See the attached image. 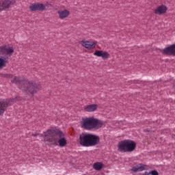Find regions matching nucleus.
<instances>
[{"label": "nucleus", "instance_id": "nucleus-1", "mask_svg": "<svg viewBox=\"0 0 175 175\" xmlns=\"http://www.w3.org/2000/svg\"><path fill=\"white\" fill-rule=\"evenodd\" d=\"M7 77L14 84L19 85V88L22 90V91H25V92L30 94V95H35V94H37L38 91L42 88L40 84L36 83L35 81L28 82L27 81H22L23 78L20 77L8 75Z\"/></svg>", "mask_w": 175, "mask_h": 175}, {"label": "nucleus", "instance_id": "nucleus-2", "mask_svg": "<svg viewBox=\"0 0 175 175\" xmlns=\"http://www.w3.org/2000/svg\"><path fill=\"white\" fill-rule=\"evenodd\" d=\"M44 142H48L51 144L58 145L59 147H65L67 144V141L64 136V132L57 129H49L42 134Z\"/></svg>", "mask_w": 175, "mask_h": 175}, {"label": "nucleus", "instance_id": "nucleus-3", "mask_svg": "<svg viewBox=\"0 0 175 175\" xmlns=\"http://www.w3.org/2000/svg\"><path fill=\"white\" fill-rule=\"evenodd\" d=\"M99 137L90 133H83L79 135V144L82 147H94L99 143Z\"/></svg>", "mask_w": 175, "mask_h": 175}, {"label": "nucleus", "instance_id": "nucleus-4", "mask_svg": "<svg viewBox=\"0 0 175 175\" xmlns=\"http://www.w3.org/2000/svg\"><path fill=\"white\" fill-rule=\"evenodd\" d=\"M81 128L92 131V129H99L103 126V122L94 118H84L81 122Z\"/></svg>", "mask_w": 175, "mask_h": 175}, {"label": "nucleus", "instance_id": "nucleus-5", "mask_svg": "<svg viewBox=\"0 0 175 175\" xmlns=\"http://www.w3.org/2000/svg\"><path fill=\"white\" fill-rule=\"evenodd\" d=\"M136 149V142L131 139L120 141L118 144V150L120 152H132Z\"/></svg>", "mask_w": 175, "mask_h": 175}, {"label": "nucleus", "instance_id": "nucleus-6", "mask_svg": "<svg viewBox=\"0 0 175 175\" xmlns=\"http://www.w3.org/2000/svg\"><path fill=\"white\" fill-rule=\"evenodd\" d=\"M14 53V49L13 46H0V54L5 55V57H12Z\"/></svg>", "mask_w": 175, "mask_h": 175}, {"label": "nucleus", "instance_id": "nucleus-7", "mask_svg": "<svg viewBox=\"0 0 175 175\" xmlns=\"http://www.w3.org/2000/svg\"><path fill=\"white\" fill-rule=\"evenodd\" d=\"M81 44L83 47H85V49H87L88 50H92L96 47V42L91 40H83L81 41Z\"/></svg>", "mask_w": 175, "mask_h": 175}, {"label": "nucleus", "instance_id": "nucleus-8", "mask_svg": "<svg viewBox=\"0 0 175 175\" xmlns=\"http://www.w3.org/2000/svg\"><path fill=\"white\" fill-rule=\"evenodd\" d=\"M29 8L31 12H36V10H38L39 12H43V10L46 9V5H44L43 3H35L31 4Z\"/></svg>", "mask_w": 175, "mask_h": 175}, {"label": "nucleus", "instance_id": "nucleus-9", "mask_svg": "<svg viewBox=\"0 0 175 175\" xmlns=\"http://www.w3.org/2000/svg\"><path fill=\"white\" fill-rule=\"evenodd\" d=\"M14 4V0H1L0 1V12H2L4 9H9Z\"/></svg>", "mask_w": 175, "mask_h": 175}, {"label": "nucleus", "instance_id": "nucleus-10", "mask_svg": "<svg viewBox=\"0 0 175 175\" xmlns=\"http://www.w3.org/2000/svg\"><path fill=\"white\" fill-rule=\"evenodd\" d=\"M10 105H12L10 101H8V100H0V116H2V114L5 113L6 109H8V107L10 106Z\"/></svg>", "mask_w": 175, "mask_h": 175}, {"label": "nucleus", "instance_id": "nucleus-11", "mask_svg": "<svg viewBox=\"0 0 175 175\" xmlns=\"http://www.w3.org/2000/svg\"><path fill=\"white\" fill-rule=\"evenodd\" d=\"M57 14L60 20H65V18H68L70 16V11L67 9L59 10Z\"/></svg>", "mask_w": 175, "mask_h": 175}, {"label": "nucleus", "instance_id": "nucleus-12", "mask_svg": "<svg viewBox=\"0 0 175 175\" xmlns=\"http://www.w3.org/2000/svg\"><path fill=\"white\" fill-rule=\"evenodd\" d=\"M94 55L96 57H101L103 59H107L108 58H110V53H108L107 51L96 50L95 51Z\"/></svg>", "mask_w": 175, "mask_h": 175}, {"label": "nucleus", "instance_id": "nucleus-13", "mask_svg": "<svg viewBox=\"0 0 175 175\" xmlns=\"http://www.w3.org/2000/svg\"><path fill=\"white\" fill-rule=\"evenodd\" d=\"M163 54H167V55H174L175 56V44L170 45V46L164 49L163 50Z\"/></svg>", "mask_w": 175, "mask_h": 175}, {"label": "nucleus", "instance_id": "nucleus-14", "mask_svg": "<svg viewBox=\"0 0 175 175\" xmlns=\"http://www.w3.org/2000/svg\"><path fill=\"white\" fill-rule=\"evenodd\" d=\"M166 12H167V7H166V5H159L154 10V13H156V14H159V15L165 14Z\"/></svg>", "mask_w": 175, "mask_h": 175}, {"label": "nucleus", "instance_id": "nucleus-15", "mask_svg": "<svg viewBox=\"0 0 175 175\" xmlns=\"http://www.w3.org/2000/svg\"><path fill=\"white\" fill-rule=\"evenodd\" d=\"M98 109V105L96 104H90L84 107V110L88 113H92L96 111Z\"/></svg>", "mask_w": 175, "mask_h": 175}, {"label": "nucleus", "instance_id": "nucleus-16", "mask_svg": "<svg viewBox=\"0 0 175 175\" xmlns=\"http://www.w3.org/2000/svg\"><path fill=\"white\" fill-rule=\"evenodd\" d=\"M145 169V165L143 164H139L138 165H137V167H133L131 170L133 172H142L143 170H144Z\"/></svg>", "mask_w": 175, "mask_h": 175}, {"label": "nucleus", "instance_id": "nucleus-17", "mask_svg": "<svg viewBox=\"0 0 175 175\" xmlns=\"http://www.w3.org/2000/svg\"><path fill=\"white\" fill-rule=\"evenodd\" d=\"M103 167V163L101 162H96L93 164V168L94 170H102Z\"/></svg>", "mask_w": 175, "mask_h": 175}, {"label": "nucleus", "instance_id": "nucleus-18", "mask_svg": "<svg viewBox=\"0 0 175 175\" xmlns=\"http://www.w3.org/2000/svg\"><path fill=\"white\" fill-rule=\"evenodd\" d=\"M6 64H8V59L0 56V69L5 68V66H6Z\"/></svg>", "mask_w": 175, "mask_h": 175}, {"label": "nucleus", "instance_id": "nucleus-19", "mask_svg": "<svg viewBox=\"0 0 175 175\" xmlns=\"http://www.w3.org/2000/svg\"><path fill=\"white\" fill-rule=\"evenodd\" d=\"M143 175H154V170L149 172H145Z\"/></svg>", "mask_w": 175, "mask_h": 175}, {"label": "nucleus", "instance_id": "nucleus-20", "mask_svg": "<svg viewBox=\"0 0 175 175\" xmlns=\"http://www.w3.org/2000/svg\"><path fill=\"white\" fill-rule=\"evenodd\" d=\"M159 174H158V172H157V170H154V175H159Z\"/></svg>", "mask_w": 175, "mask_h": 175}, {"label": "nucleus", "instance_id": "nucleus-21", "mask_svg": "<svg viewBox=\"0 0 175 175\" xmlns=\"http://www.w3.org/2000/svg\"><path fill=\"white\" fill-rule=\"evenodd\" d=\"M172 139H175V135H172Z\"/></svg>", "mask_w": 175, "mask_h": 175}, {"label": "nucleus", "instance_id": "nucleus-22", "mask_svg": "<svg viewBox=\"0 0 175 175\" xmlns=\"http://www.w3.org/2000/svg\"><path fill=\"white\" fill-rule=\"evenodd\" d=\"M33 136H38V135H33Z\"/></svg>", "mask_w": 175, "mask_h": 175}]
</instances>
